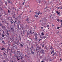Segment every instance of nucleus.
I'll list each match as a JSON object with an SVG mask.
<instances>
[{
    "instance_id": "nucleus-1",
    "label": "nucleus",
    "mask_w": 62,
    "mask_h": 62,
    "mask_svg": "<svg viewBox=\"0 0 62 62\" xmlns=\"http://www.w3.org/2000/svg\"><path fill=\"white\" fill-rule=\"evenodd\" d=\"M40 53H42L43 54H45V50H44L43 49H42L40 50Z\"/></svg>"
},
{
    "instance_id": "nucleus-2",
    "label": "nucleus",
    "mask_w": 62,
    "mask_h": 62,
    "mask_svg": "<svg viewBox=\"0 0 62 62\" xmlns=\"http://www.w3.org/2000/svg\"><path fill=\"white\" fill-rule=\"evenodd\" d=\"M55 12L59 16H60V15H61L60 12H59L58 11H57L56 12Z\"/></svg>"
},
{
    "instance_id": "nucleus-3",
    "label": "nucleus",
    "mask_w": 62,
    "mask_h": 62,
    "mask_svg": "<svg viewBox=\"0 0 62 62\" xmlns=\"http://www.w3.org/2000/svg\"><path fill=\"white\" fill-rule=\"evenodd\" d=\"M48 46L47 47V46H45V47L44 48V49H46V50H48Z\"/></svg>"
},
{
    "instance_id": "nucleus-4",
    "label": "nucleus",
    "mask_w": 62,
    "mask_h": 62,
    "mask_svg": "<svg viewBox=\"0 0 62 62\" xmlns=\"http://www.w3.org/2000/svg\"><path fill=\"white\" fill-rule=\"evenodd\" d=\"M26 48H27V50L28 52L29 49V46H26Z\"/></svg>"
},
{
    "instance_id": "nucleus-5",
    "label": "nucleus",
    "mask_w": 62,
    "mask_h": 62,
    "mask_svg": "<svg viewBox=\"0 0 62 62\" xmlns=\"http://www.w3.org/2000/svg\"><path fill=\"white\" fill-rule=\"evenodd\" d=\"M17 28L18 30H19V29L20 30V27H19V25L18 24L17 25Z\"/></svg>"
},
{
    "instance_id": "nucleus-6",
    "label": "nucleus",
    "mask_w": 62,
    "mask_h": 62,
    "mask_svg": "<svg viewBox=\"0 0 62 62\" xmlns=\"http://www.w3.org/2000/svg\"><path fill=\"white\" fill-rule=\"evenodd\" d=\"M19 57H20V59H22L23 58V57L21 55L20 56H18Z\"/></svg>"
},
{
    "instance_id": "nucleus-7",
    "label": "nucleus",
    "mask_w": 62,
    "mask_h": 62,
    "mask_svg": "<svg viewBox=\"0 0 62 62\" xmlns=\"http://www.w3.org/2000/svg\"><path fill=\"white\" fill-rule=\"evenodd\" d=\"M9 50H10V49H9V48H7V53H8V51H9Z\"/></svg>"
},
{
    "instance_id": "nucleus-8",
    "label": "nucleus",
    "mask_w": 62,
    "mask_h": 62,
    "mask_svg": "<svg viewBox=\"0 0 62 62\" xmlns=\"http://www.w3.org/2000/svg\"><path fill=\"white\" fill-rule=\"evenodd\" d=\"M38 35V34L36 32H35L34 33V36H37Z\"/></svg>"
},
{
    "instance_id": "nucleus-9",
    "label": "nucleus",
    "mask_w": 62,
    "mask_h": 62,
    "mask_svg": "<svg viewBox=\"0 0 62 62\" xmlns=\"http://www.w3.org/2000/svg\"><path fill=\"white\" fill-rule=\"evenodd\" d=\"M9 2L8 3H10L11 5H12V2H11V1L10 0H9Z\"/></svg>"
},
{
    "instance_id": "nucleus-10",
    "label": "nucleus",
    "mask_w": 62,
    "mask_h": 62,
    "mask_svg": "<svg viewBox=\"0 0 62 62\" xmlns=\"http://www.w3.org/2000/svg\"><path fill=\"white\" fill-rule=\"evenodd\" d=\"M12 17L13 18H15V14L13 15Z\"/></svg>"
},
{
    "instance_id": "nucleus-11",
    "label": "nucleus",
    "mask_w": 62,
    "mask_h": 62,
    "mask_svg": "<svg viewBox=\"0 0 62 62\" xmlns=\"http://www.w3.org/2000/svg\"><path fill=\"white\" fill-rule=\"evenodd\" d=\"M37 39H38V37L37 36H35V39L36 40H37Z\"/></svg>"
},
{
    "instance_id": "nucleus-12",
    "label": "nucleus",
    "mask_w": 62,
    "mask_h": 62,
    "mask_svg": "<svg viewBox=\"0 0 62 62\" xmlns=\"http://www.w3.org/2000/svg\"><path fill=\"white\" fill-rule=\"evenodd\" d=\"M17 52L19 54H20V51H17Z\"/></svg>"
},
{
    "instance_id": "nucleus-13",
    "label": "nucleus",
    "mask_w": 62,
    "mask_h": 62,
    "mask_svg": "<svg viewBox=\"0 0 62 62\" xmlns=\"http://www.w3.org/2000/svg\"><path fill=\"white\" fill-rule=\"evenodd\" d=\"M40 14V11H38L37 13L38 15H39Z\"/></svg>"
},
{
    "instance_id": "nucleus-14",
    "label": "nucleus",
    "mask_w": 62,
    "mask_h": 62,
    "mask_svg": "<svg viewBox=\"0 0 62 62\" xmlns=\"http://www.w3.org/2000/svg\"><path fill=\"white\" fill-rule=\"evenodd\" d=\"M40 38H41L42 39H43V36H42V35H40Z\"/></svg>"
},
{
    "instance_id": "nucleus-15",
    "label": "nucleus",
    "mask_w": 62,
    "mask_h": 62,
    "mask_svg": "<svg viewBox=\"0 0 62 62\" xmlns=\"http://www.w3.org/2000/svg\"><path fill=\"white\" fill-rule=\"evenodd\" d=\"M7 35L9 37V34L8 32H7Z\"/></svg>"
},
{
    "instance_id": "nucleus-16",
    "label": "nucleus",
    "mask_w": 62,
    "mask_h": 62,
    "mask_svg": "<svg viewBox=\"0 0 62 62\" xmlns=\"http://www.w3.org/2000/svg\"><path fill=\"white\" fill-rule=\"evenodd\" d=\"M20 46H21V47H23V44H20Z\"/></svg>"
},
{
    "instance_id": "nucleus-17",
    "label": "nucleus",
    "mask_w": 62,
    "mask_h": 62,
    "mask_svg": "<svg viewBox=\"0 0 62 62\" xmlns=\"http://www.w3.org/2000/svg\"><path fill=\"white\" fill-rule=\"evenodd\" d=\"M22 30L23 31V33H25V31L23 29Z\"/></svg>"
},
{
    "instance_id": "nucleus-18",
    "label": "nucleus",
    "mask_w": 62,
    "mask_h": 62,
    "mask_svg": "<svg viewBox=\"0 0 62 62\" xmlns=\"http://www.w3.org/2000/svg\"><path fill=\"white\" fill-rule=\"evenodd\" d=\"M2 62H6V61L5 60H2Z\"/></svg>"
},
{
    "instance_id": "nucleus-19",
    "label": "nucleus",
    "mask_w": 62,
    "mask_h": 62,
    "mask_svg": "<svg viewBox=\"0 0 62 62\" xmlns=\"http://www.w3.org/2000/svg\"><path fill=\"white\" fill-rule=\"evenodd\" d=\"M44 45H45L44 44H43L42 45V48H43V47H44Z\"/></svg>"
},
{
    "instance_id": "nucleus-20",
    "label": "nucleus",
    "mask_w": 62,
    "mask_h": 62,
    "mask_svg": "<svg viewBox=\"0 0 62 62\" xmlns=\"http://www.w3.org/2000/svg\"><path fill=\"white\" fill-rule=\"evenodd\" d=\"M32 31V30H30L29 31L30 33L31 34H32V33H31Z\"/></svg>"
},
{
    "instance_id": "nucleus-21",
    "label": "nucleus",
    "mask_w": 62,
    "mask_h": 62,
    "mask_svg": "<svg viewBox=\"0 0 62 62\" xmlns=\"http://www.w3.org/2000/svg\"><path fill=\"white\" fill-rule=\"evenodd\" d=\"M42 20L43 21H44V22L45 20V18H42Z\"/></svg>"
},
{
    "instance_id": "nucleus-22",
    "label": "nucleus",
    "mask_w": 62,
    "mask_h": 62,
    "mask_svg": "<svg viewBox=\"0 0 62 62\" xmlns=\"http://www.w3.org/2000/svg\"><path fill=\"white\" fill-rule=\"evenodd\" d=\"M59 8H60V9H62V6H60L59 7Z\"/></svg>"
},
{
    "instance_id": "nucleus-23",
    "label": "nucleus",
    "mask_w": 62,
    "mask_h": 62,
    "mask_svg": "<svg viewBox=\"0 0 62 62\" xmlns=\"http://www.w3.org/2000/svg\"><path fill=\"white\" fill-rule=\"evenodd\" d=\"M34 52L32 51V50L31 51V54H34Z\"/></svg>"
},
{
    "instance_id": "nucleus-24",
    "label": "nucleus",
    "mask_w": 62,
    "mask_h": 62,
    "mask_svg": "<svg viewBox=\"0 0 62 62\" xmlns=\"http://www.w3.org/2000/svg\"><path fill=\"white\" fill-rule=\"evenodd\" d=\"M39 16L37 15H35V17L36 18H38Z\"/></svg>"
},
{
    "instance_id": "nucleus-25",
    "label": "nucleus",
    "mask_w": 62,
    "mask_h": 62,
    "mask_svg": "<svg viewBox=\"0 0 62 62\" xmlns=\"http://www.w3.org/2000/svg\"><path fill=\"white\" fill-rule=\"evenodd\" d=\"M41 35H42V36H44V33H43L42 32L41 33Z\"/></svg>"
},
{
    "instance_id": "nucleus-26",
    "label": "nucleus",
    "mask_w": 62,
    "mask_h": 62,
    "mask_svg": "<svg viewBox=\"0 0 62 62\" xmlns=\"http://www.w3.org/2000/svg\"><path fill=\"white\" fill-rule=\"evenodd\" d=\"M33 43H35V44H37V42H33Z\"/></svg>"
},
{
    "instance_id": "nucleus-27",
    "label": "nucleus",
    "mask_w": 62,
    "mask_h": 62,
    "mask_svg": "<svg viewBox=\"0 0 62 62\" xmlns=\"http://www.w3.org/2000/svg\"><path fill=\"white\" fill-rule=\"evenodd\" d=\"M4 14L5 15H7L6 14V13L4 11Z\"/></svg>"
},
{
    "instance_id": "nucleus-28",
    "label": "nucleus",
    "mask_w": 62,
    "mask_h": 62,
    "mask_svg": "<svg viewBox=\"0 0 62 62\" xmlns=\"http://www.w3.org/2000/svg\"><path fill=\"white\" fill-rule=\"evenodd\" d=\"M11 21H13V22H14V21H13V19H12V18L11 17Z\"/></svg>"
},
{
    "instance_id": "nucleus-29",
    "label": "nucleus",
    "mask_w": 62,
    "mask_h": 62,
    "mask_svg": "<svg viewBox=\"0 0 62 62\" xmlns=\"http://www.w3.org/2000/svg\"><path fill=\"white\" fill-rule=\"evenodd\" d=\"M39 3H41L42 2V1H41V0H39Z\"/></svg>"
},
{
    "instance_id": "nucleus-30",
    "label": "nucleus",
    "mask_w": 62,
    "mask_h": 62,
    "mask_svg": "<svg viewBox=\"0 0 62 62\" xmlns=\"http://www.w3.org/2000/svg\"><path fill=\"white\" fill-rule=\"evenodd\" d=\"M2 37H4V36H5V35H4L3 34H2Z\"/></svg>"
},
{
    "instance_id": "nucleus-31",
    "label": "nucleus",
    "mask_w": 62,
    "mask_h": 62,
    "mask_svg": "<svg viewBox=\"0 0 62 62\" xmlns=\"http://www.w3.org/2000/svg\"><path fill=\"white\" fill-rule=\"evenodd\" d=\"M14 22V26H15V24H16V23H15V22Z\"/></svg>"
},
{
    "instance_id": "nucleus-32",
    "label": "nucleus",
    "mask_w": 62,
    "mask_h": 62,
    "mask_svg": "<svg viewBox=\"0 0 62 62\" xmlns=\"http://www.w3.org/2000/svg\"><path fill=\"white\" fill-rule=\"evenodd\" d=\"M1 50H2V51H4L5 50V48H2V49H1Z\"/></svg>"
},
{
    "instance_id": "nucleus-33",
    "label": "nucleus",
    "mask_w": 62,
    "mask_h": 62,
    "mask_svg": "<svg viewBox=\"0 0 62 62\" xmlns=\"http://www.w3.org/2000/svg\"><path fill=\"white\" fill-rule=\"evenodd\" d=\"M57 21H58V22H59V19H57Z\"/></svg>"
},
{
    "instance_id": "nucleus-34",
    "label": "nucleus",
    "mask_w": 62,
    "mask_h": 62,
    "mask_svg": "<svg viewBox=\"0 0 62 62\" xmlns=\"http://www.w3.org/2000/svg\"><path fill=\"white\" fill-rule=\"evenodd\" d=\"M55 15H56L55 13H54L53 14V16H55Z\"/></svg>"
},
{
    "instance_id": "nucleus-35",
    "label": "nucleus",
    "mask_w": 62,
    "mask_h": 62,
    "mask_svg": "<svg viewBox=\"0 0 62 62\" xmlns=\"http://www.w3.org/2000/svg\"><path fill=\"white\" fill-rule=\"evenodd\" d=\"M50 26V25H47V27H48V28H49V27Z\"/></svg>"
},
{
    "instance_id": "nucleus-36",
    "label": "nucleus",
    "mask_w": 62,
    "mask_h": 62,
    "mask_svg": "<svg viewBox=\"0 0 62 62\" xmlns=\"http://www.w3.org/2000/svg\"><path fill=\"white\" fill-rule=\"evenodd\" d=\"M9 39H10V40H11H11H12V39H11V38H9Z\"/></svg>"
},
{
    "instance_id": "nucleus-37",
    "label": "nucleus",
    "mask_w": 62,
    "mask_h": 62,
    "mask_svg": "<svg viewBox=\"0 0 62 62\" xmlns=\"http://www.w3.org/2000/svg\"><path fill=\"white\" fill-rule=\"evenodd\" d=\"M39 49H40H40H41V46H39Z\"/></svg>"
},
{
    "instance_id": "nucleus-38",
    "label": "nucleus",
    "mask_w": 62,
    "mask_h": 62,
    "mask_svg": "<svg viewBox=\"0 0 62 62\" xmlns=\"http://www.w3.org/2000/svg\"><path fill=\"white\" fill-rule=\"evenodd\" d=\"M46 38V36H43V39H45V38Z\"/></svg>"
},
{
    "instance_id": "nucleus-39",
    "label": "nucleus",
    "mask_w": 62,
    "mask_h": 62,
    "mask_svg": "<svg viewBox=\"0 0 62 62\" xmlns=\"http://www.w3.org/2000/svg\"><path fill=\"white\" fill-rule=\"evenodd\" d=\"M15 43L16 44H17V45H18V43H17L16 42H15Z\"/></svg>"
},
{
    "instance_id": "nucleus-40",
    "label": "nucleus",
    "mask_w": 62,
    "mask_h": 62,
    "mask_svg": "<svg viewBox=\"0 0 62 62\" xmlns=\"http://www.w3.org/2000/svg\"><path fill=\"white\" fill-rule=\"evenodd\" d=\"M38 41H40V40H42V39H39Z\"/></svg>"
},
{
    "instance_id": "nucleus-41",
    "label": "nucleus",
    "mask_w": 62,
    "mask_h": 62,
    "mask_svg": "<svg viewBox=\"0 0 62 62\" xmlns=\"http://www.w3.org/2000/svg\"><path fill=\"white\" fill-rule=\"evenodd\" d=\"M59 28H60V27H58L57 28V29H59Z\"/></svg>"
},
{
    "instance_id": "nucleus-42",
    "label": "nucleus",
    "mask_w": 62,
    "mask_h": 62,
    "mask_svg": "<svg viewBox=\"0 0 62 62\" xmlns=\"http://www.w3.org/2000/svg\"><path fill=\"white\" fill-rule=\"evenodd\" d=\"M22 29H24V27H22Z\"/></svg>"
},
{
    "instance_id": "nucleus-43",
    "label": "nucleus",
    "mask_w": 62,
    "mask_h": 62,
    "mask_svg": "<svg viewBox=\"0 0 62 62\" xmlns=\"http://www.w3.org/2000/svg\"><path fill=\"white\" fill-rule=\"evenodd\" d=\"M5 4H6V5H7V2H6V1L5 2Z\"/></svg>"
},
{
    "instance_id": "nucleus-44",
    "label": "nucleus",
    "mask_w": 62,
    "mask_h": 62,
    "mask_svg": "<svg viewBox=\"0 0 62 62\" xmlns=\"http://www.w3.org/2000/svg\"><path fill=\"white\" fill-rule=\"evenodd\" d=\"M22 19V17L21 16H19V19Z\"/></svg>"
},
{
    "instance_id": "nucleus-45",
    "label": "nucleus",
    "mask_w": 62,
    "mask_h": 62,
    "mask_svg": "<svg viewBox=\"0 0 62 62\" xmlns=\"http://www.w3.org/2000/svg\"><path fill=\"white\" fill-rule=\"evenodd\" d=\"M17 60H19V59L18 58V57H17Z\"/></svg>"
},
{
    "instance_id": "nucleus-46",
    "label": "nucleus",
    "mask_w": 62,
    "mask_h": 62,
    "mask_svg": "<svg viewBox=\"0 0 62 62\" xmlns=\"http://www.w3.org/2000/svg\"><path fill=\"white\" fill-rule=\"evenodd\" d=\"M51 47L50 48V49H53V48L52 47V46H51Z\"/></svg>"
},
{
    "instance_id": "nucleus-47",
    "label": "nucleus",
    "mask_w": 62,
    "mask_h": 62,
    "mask_svg": "<svg viewBox=\"0 0 62 62\" xmlns=\"http://www.w3.org/2000/svg\"><path fill=\"white\" fill-rule=\"evenodd\" d=\"M2 43H5V42H4V41H2Z\"/></svg>"
},
{
    "instance_id": "nucleus-48",
    "label": "nucleus",
    "mask_w": 62,
    "mask_h": 62,
    "mask_svg": "<svg viewBox=\"0 0 62 62\" xmlns=\"http://www.w3.org/2000/svg\"><path fill=\"white\" fill-rule=\"evenodd\" d=\"M54 55H55L56 54V52H55L54 53Z\"/></svg>"
},
{
    "instance_id": "nucleus-49",
    "label": "nucleus",
    "mask_w": 62,
    "mask_h": 62,
    "mask_svg": "<svg viewBox=\"0 0 62 62\" xmlns=\"http://www.w3.org/2000/svg\"><path fill=\"white\" fill-rule=\"evenodd\" d=\"M10 22L11 23V24H12V23H13V22L11 21H10Z\"/></svg>"
},
{
    "instance_id": "nucleus-50",
    "label": "nucleus",
    "mask_w": 62,
    "mask_h": 62,
    "mask_svg": "<svg viewBox=\"0 0 62 62\" xmlns=\"http://www.w3.org/2000/svg\"><path fill=\"white\" fill-rule=\"evenodd\" d=\"M27 35H30V33H29V32H28V33H27Z\"/></svg>"
},
{
    "instance_id": "nucleus-51",
    "label": "nucleus",
    "mask_w": 62,
    "mask_h": 62,
    "mask_svg": "<svg viewBox=\"0 0 62 62\" xmlns=\"http://www.w3.org/2000/svg\"><path fill=\"white\" fill-rule=\"evenodd\" d=\"M54 54L53 55H52V56H54Z\"/></svg>"
},
{
    "instance_id": "nucleus-52",
    "label": "nucleus",
    "mask_w": 62,
    "mask_h": 62,
    "mask_svg": "<svg viewBox=\"0 0 62 62\" xmlns=\"http://www.w3.org/2000/svg\"><path fill=\"white\" fill-rule=\"evenodd\" d=\"M54 26V25L53 24H52V27H53Z\"/></svg>"
},
{
    "instance_id": "nucleus-53",
    "label": "nucleus",
    "mask_w": 62,
    "mask_h": 62,
    "mask_svg": "<svg viewBox=\"0 0 62 62\" xmlns=\"http://www.w3.org/2000/svg\"><path fill=\"white\" fill-rule=\"evenodd\" d=\"M3 31V34H5V32H4V31L3 30H2Z\"/></svg>"
},
{
    "instance_id": "nucleus-54",
    "label": "nucleus",
    "mask_w": 62,
    "mask_h": 62,
    "mask_svg": "<svg viewBox=\"0 0 62 62\" xmlns=\"http://www.w3.org/2000/svg\"><path fill=\"white\" fill-rule=\"evenodd\" d=\"M39 46H37V48H39Z\"/></svg>"
},
{
    "instance_id": "nucleus-55",
    "label": "nucleus",
    "mask_w": 62,
    "mask_h": 62,
    "mask_svg": "<svg viewBox=\"0 0 62 62\" xmlns=\"http://www.w3.org/2000/svg\"><path fill=\"white\" fill-rule=\"evenodd\" d=\"M61 5V3L60 2L59 3V5Z\"/></svg>"
},
{
    "instance_id": "nucleus-56",
    "label": "nucleus",
    "mask_w": 62,
    "mask_h": 62,
    "mask_svg": "<svg viewBox=\"0 0 62 62\" xmlns=\"http://www.w3.org/2000/svg\"><path fill=\"white\" fill-rule=\"evenodd\" d=\"M4 55H7V54H6L5 53H4Z\"/></svg>"
},
{
    "instance_id": "nucleus-57",
    "label": "nucleus",
    "mask_w": 62,
    "mask_h": 62,
    "mask_svg": "<svg viewBox=\"0 0 62 62\" xmlns=\"http://www.w3.org/2000/svg\"><path fill=\"white\" fill-rule=\"evenodd\" d=\"M8 10V13H10V11H9V10Z\"/></svg>"
},
{
    "instance_id": "nucleus-58",
    "label": "nucleus",
    "mask_w": 62,
    "mask_h": 62,
    "mask_svg": "<svg viewBox=\"0 0 62 62\" xmlns=\"http://www.w3.org/2000/svg\"><path fill=\"white\" fill-rule=\"evenodd\" d=\"M15 22L16 23H17V21H16V20H15Z\"/></svg>"
},
{
    "instance_id": "nucleus-59",
    "label": "nucleus",
    "mask_w": 62,
    "mask_h": 62,
    "mask_svg": "<svg viewBox=\"0 0 62 62\" xmlns=\"http://www.w3.org/2000/svg\"><path fill=\"white\" fill-rule=\"evenodd\" d=\"M59 33V31H58V32H56V34H58V33Z\"/></svg>"
},
{
    "instance_id": "nucleus-60",
    "label": "nucleus",
    "mask_w": 62,
    "mask_h": 62,
    "mask_svg": "<svg viewBox=\"0 0 62 62\" xmlns=\"http://www.w3.org/2000/svg\"><path fill=\"white\" fill-rule=\"evenodd\" d=\"M11 62H13V60H11Z\"/></svg>"
},
{
    "instance_id": "nucleus-61",
    "label": "nucleus",
    "mask_w": 62,
    "mask_h": 62,
    "mask_svg": "<svg viewBox=\"0 0 62 62\" xmlns=\"http://www.w3.org/2000/svg\"><path fill=\"white\" fill-rule=\"evenodd\" d=\"M22 5H24V2L22 3Z\"/></svg>"
},
{
    "instance_id": "nucleus-62",
    "label": "nucleus",
    "mask_w": 62,
    "mask_h": 62,
    "mask_svg": "<svg viewBox=\"0 0 62 62\" xmlns=\"http://www.w3.org/2000/svg\"><path fill=\"white\" fill-rule=\"evenodd\" d=\"M38 34L39 35H40V33H38Z\"/></svg>"
},
{
    "instance_id": "nucleus-63",
    "label": "nucleus",
    "mask_w": 62,
    "mask_h": 62,
    "mask_svg": "<svg viewBox=\"0 0 62 62\" xmlns=\"http://www.w3.org/2000/svg\"><path fill=\"white\" fill-rule=\"evenodd\" d=\"M60 22H61V23H62V20H61L60 21Z\"/></svg>"
},
{
    "instance_id": "nucleus-64",
    "label": "nucleus",
    "mask_w": 62,
    "mask_h": 62,
    "mask_svg": "<svg viewBox=\"0 0 62 62\" xmlns=\"http://www.w3.org/2000/svg\"><path fill=\"white\" fill-rule=\"evenodd\" d=\"M61 25L62 26V22L61 23Z\"/></svg>"
}]
</instances>
